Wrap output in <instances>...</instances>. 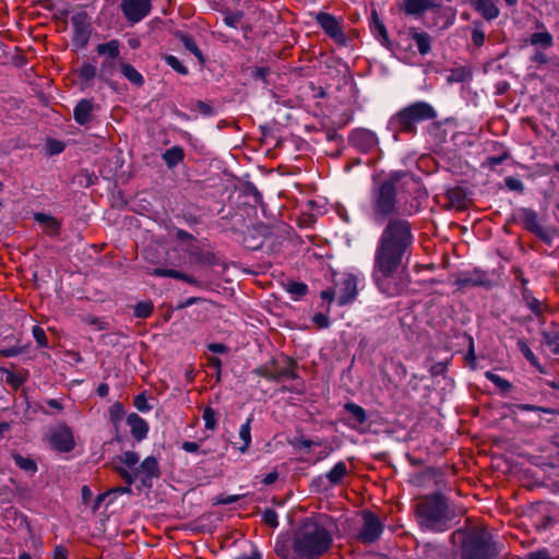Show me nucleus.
Masks as SVG:
<instances>
[{
  "mask_svg": "<svg viewBox=\"0 0 559 559\" xmlns=\"http://www.w3.org/2000/svg\"><path fill=\"white\" fill-rule=\"evenodd\" d=\"M154 306L151 301H140L134 306L133 316L139 319L148 318L153 312Z\"/></svg>",
  "mask_w": 559,
  "mask_h": 559,
  "instance_id": "obj_35",
  "label": "nucleus"
},
{
  "mask_svg": "<svg viewBox=\"0 0 559 559\" xmlns=\"http://www.w3.org/2000/svg\"><path fill=\"white\" fill-rule=\"evenodd\" d=\"M347 472L348 471L346 464L343 461H340L324 475H321L314 479L313 484L321 485L324 480H326L329 486H336L342 481Z\"/></svg>",
  "mask_w": 559,
  "mask_h": 559,
  "instance_id": "obj_15",
  "label": "nucleus"
},
{
  "mask_svg": "<svg viewBox=\"0 0 559 559\" xmlns=\"http://www.w3.org/2000/svg\"><path fill=\"white\" fill-rule=\"evenodd\" d=\"M516 408H519L521 411H530V412L544 411L543 408L535 406V405H531V404H519V405H516Z\"/></svg>",
  "mask_w": 559,
  "mask_h": 559,
  "instance_id": "obj_63",
  "label": "nucleus"
},
{
  "mask_svg": "<svg viewBox=\"0 0 559 559\" xmlns=\"http://www.w3.org/2000/svg\"><path fill=\"white\" fill-rule=\"evenodd\" d=\"M202 418L205 424V428L209 430H213L216 427V412L211 407H205L203 411Z\"/></svg>",
  "mask_w": 559,
  "mask_h": 559,
  "instance_id": "obj_38",
  "label": "nucleus"
},
{
  "mask_svg": "<svg viewBox=\"0 0 559 559\" xmlns=\"http://www.w3.org/2000/svg\"><path fill=\"white\" fill-rule=\"evenodd\" d=\"M429 371L432 377L441 376L447 371V364L442 361L435 362L430 366Z\"/></svg>",
  "mask_w": 559,
  "mask_h": 559,
  "instance_id": "obj_49",
  "label": "nucleus"
},
{
  "mask_svg": "<svg viewBox=\"0 0 559 559\" xmlns=\"http://www.w3.org/2000/svg\"><path fill=\"white\" fill-rule=\"evenodd\" d=\"M523 224L528 231L536 235L539 239L545 242L551 241L549 231L540 225L537 213L534 210H523Z\"/></svg>",
  "mask_w": 559,
  "mask_h": 559,
  "instance_id": "obj_12",
  "label": "nucleus"
},
{
  "mask_svg": "<svg viewBox=\"0 0 559 559\" xmlns=\"http://www.w3.org/2000/svg\"><path fill=\"white\" fill-rule=\"evenodd\" d=\"M277 478H278V473L276 471H272L263 477L262 483L264 485L269 486V485L274 484L277 480Z\"/></svg>",
  "mask_w": 559,
  "mask_h": 559,
  "instance_id": "obj_55",
  "label": "nucleus"
},
{
  "mask_svg": "<svg viewBox=\"0 0 559 559\" xmlns=\"http://www.w3.org/2000/svg\"><path fill=\"white\" fill-rule=\"evenodd\" d=\"M497 555L495 543L487 531L472 532L463 540V559H495Z\"/></svg>",
  "mask_w": 559,
  "mask_h": 559,
  "instance_id": "obj_6",
  "label": "nucleus"
},
{
  "mask_svg": "<svg viewBox=\"0 0 559 559\" xmlns=\"http://www.w3.org/2000/svg\"><path fill=\"white\" fill-rule=\"evenodd\" d=\"M332 544L331 533L322 525L305 522L294 535V549L299 559H318Z\"/></svg>",
  "mask_w": 559,
  "mask_h": 559,
  "instance_id": "obj_2",
  "label": "nucleus"
},
{
  "mask_svg": "<svg viewBox=\"0 0 559 559\" xmlns=\"http://www.w3.org/2000/svg\"><path fill=\"white\" fill-rule=\"evenodd\" d=\"M127 425L130 427V433L136 441H142L147 437L148 424L135 413L127 416Z\"/></svg>",
  "mask_w": 559,
  "mask_h": 559,
  "instance_id": "obj_16",
  "label": "nucleus"
},
{
  "mask_svg": "<svg viewBox=\"0 0 559 559\" xmlns=\"http://www.w3.org/2000/svg\"><path fill=\"white\" fill-rule=\"evenodd\" d=\"M209 349L212 353H225L226 352V346L223 345V344H219V343H213V344L209 345Z\"/></svg>",
  "mask_w": 559,
  "mask_h": 559,
  "instance_id": "obj_61",
  "label": "nucleus"
},
{
  "mask_svg": "<svg viewBox=\"0 0 559 559\" xmlns=\"http://www.w3.org/2000/svg\"><path fill=\"white\" fill-rule=\"evenodd\" d=\"M181 449L186 452H189V453H197L199 452L200 450V445L198 442H193V441H185L182 444H181Z\"/></svg>",
  "mask_w": 559,
  "mask_h": 559,
  "instance_id": "obj_51",
  "label": "nucleus"
},
{
  "mask_svg": "<svg viewBox=\"0 0 559 559\" xmlns=\"http://www.w3.org/2000/svg\"><path fill=\"white\" fill-rule=\"evenodd\" d=\"M234 559H261V555L259 551L253 549L250 554H242Z\"/></svg>",
  "mask_w": 559,
  "mask_h": 559,
  "instance_id": "obj_60",
  "label": "nucleus"
},
{
  "mask_svg": "<svg viewBox=\"0 0 559 559\" xmlns=\"http://www.w3.org/2000/svg\"><path fill=\"white\" fill-rule=\"evenodd\" d=\"M525 559H554L550 557L547 550H538L534 552H530Z\"/></svg>",
  "mask_w": 559,
  "mask_h": 559,
  "instance_id": "obj_52",
  "label": "nucleus"
},
{
  "mask_svg": "<svg viewBox=\"0 0 559 559\" xmlns=\"http://www.w3.org/2000/svg\"><path fill=\"white\" fill-rule=\"evenodd\" d=\"M320 296L324 300L332 301L334 298H336L335 288L322 290Z\"/></svg>",
  "mask_w": 559,
  "mask_h": 559,
  "instance_id": "obj_56",
  "label": "nucleus"
},
{
  "mask_svg": "<svg viewBox=\"0 0 559 559\" xmlns=\"http://www.w3.org/2000/svg\"><path fill=\"white\" fill-rule=\"evenodd\" d=\"M437 118V111L427 102L419 100L409 104L394 114L389 122L388 129L393 132V136L397 140L400 133H416V124L433 120Z\"/></svg>",
  "mask_w": 559,
  "mask_h": 559,
  "instance_id": "obj_4",
  "label": "nucleus"
},
{
  "mask_svg": "<svg viewBox=\"0 0 559 559\" xmlns=\"http://www.w3.org/2000/svg\"><path fill=\"white\" fill-rule=\"evenodd\" d=\"M262 520L271 527H276L278 525L277 513L273 509H265L262 512Z\"/></svg>",
  "mask_w": 559,
  "mask_h": 559,
  "instance_id": "obj_44",
  "label": "nucleus"
},
{
  "mask_svg": "<svg viewBox=\"0 0 559 559\" xmlns=\"http://www.w3.org/2000/svg\"><path fill=\"white\" fill-rule=\"evenodd\" d=\"M120 43L117 39H111L107 43L98 44L96 52L107 59H116L120 53Z\"/></svg>",
  "mask_w": 559,
  "mask_h": 559,
  "instance_id": "obj_23",
  "label": "nucleus"
},
{
  "mask_svg": "<svg viewBox=\"0 0 559 559\" xmlns=\"http://www.w3.org/2000/svg\"><path fill=\"white\" fill-rule=\"evenodd\" d=\"M457 285L460 286H469L472 284H476V282H474L471 276H464V277H460L457 281H456Z\"/></svg>",
  "mask_w": 559,
  "mask_h": 559,
  "instance_id": "obj_64",
  "label": "nucleus"
},
{
  "mask_svg": "<svg viewBox=\"0 0 559 559\" xmlns=\"http://www.w3.org/2000/svg\"><path fill=\"white\" fill-rule=\"evenodd\" d=\"M364 524L358 533V540L362 544H371L378 540L383 532V525L380 520L369 511L362 514Z\"/></svg>",
  "mask_w": 559,
  "mask_h": 559,
  "instance_id": "obj_8",
  "label": "nucleus"
},
{
  "mask_svg": "<svg viewBox=\"0 0 559 559\" xmlns=\"http://www.w3.org/2000/svg\"><path fill=\"white\" fill-rule=\"evenodd\" d=\"M321 28L337 44H344L346 36L341 27L340 22L330 13L320 12L316 17Z\"/></svg>",
  "mask_w": 559,
  "mask_h": 559,
  "instance_id": "obj_11",
  "label": "nucleus"
},
{
  "mask_svg": "<svg viewBox=\"0 0 559 559\" xmlns=\"http://www.w3.org/2000/svg\"><path fill=\"white\" fill-rule=\"evenodd\" d=\"M532 46H535L537 49H547L552 46V36L549 32H537L533 33L528 39Z\"/></svg>",
  "mask_w": 559,
  "mask_h": 559,
  "instance_id": "obj_25",
  "label": "nucleus"
},
{
  "mask_svg": "<svg viewBox=\"0 0 559 559\" xmlns=\"http://www.w3.org/2000/svg\"><path fill=\"white\" fill-rule=\"evenodd\" d=\"M242 19V13H229L224 17V23L229 26L236 28Z\"/></svg>",
  "mask_w": 559,
  "mask_h": 559,
  "instance_id": "obj_46",
  "label": "nucleus"
},
{
  "mask_svg": "<svg viewBox=\"0 0 559 559\" xmlns=\"http://www.w3.org/2000/svg\"><path fill=\"white\" fill-rule=\"evenodd\" d=\"M32 333H33V336H34L35 341L37 342L38 346H40V347L48 346L46 333L43 328H40L39 325H34Z\"/></svg>",
  "mask_w": 559,
  "mask_h": 559,
  "instance_id": "obj_45",
  "label": "nucleus"
},
{
  "mask_svg": "<svg viewBox=\"0 0 559 559\" xmlns=\"http://www.w3.org/2000/svg\"><path fill=\"white\" fill-rule=\"evenodd\" d=\"M120 70L123 76L132 84L141 86L144 83L142 74L133 66L129 63H121Z\"/></svg>",
  "mask_w": 559,
  "mask_h": 559,
  "instance_id": "obj_27",
  "label": "nucleus"
},
{
  "mask_svg": "<svg viewBox=\"0 0 559 559\" xmlns=\"http://www.w3.org/2000/svg\"><path fill=\"white\" fill-rule=\"evenodd\" d=\"M251 421L252 416H250L245 424H242L239 428V439L242 441V444L238 448L241 453L247 452L251 443Z\"/></svg>",
  "mask_w": 559,
  "mask_h": 559,
  "instance_id": "obj_26",
  "label": "nucleus"
},
{
  "mask_svg": "<svg viewBox=\"0 0 559 559\" xmlns=\"http://www.w3.org/2000/svg\"><path fill=\"white\" fill-rule=\"evenodd\" d=\"M518 348L520 349V352L523 354V356L532 364H535L537 358L535 356V354L533 353V350L530 348V346L527 345V343L524 341V340H519L518 341Z\"/></svg>",
  "mask_w": 559,
  "mask_h": 559,
  "instance_id": "obj_43",
  "label": "nucleus"
},
{
  "mask_svg": "<svg viewBox=\"0 0 559 559\" xmlns=\"http://www.w3.org/2000/svg\"><path fill=\"white\" fill-rule=\"evenodd\" d=\"M504 183L512 191H523L524 189L523 182L514 177H507Z\"/></svg>",
  "mask_w": 559,
  "mask_h": 559,
  "instance_id": "obj_47",
  "label": "nucleus"
},
{
  "mask_svg": "<svg viewBox=\"0 0 559 559\" xmlns=\"http://www.w3.org/2000/svg\"><path fill=\"white\" fill-rule=\"evenodd\" d=\"M34 219L44 226L46 233L50 235L58 234L60 226L55 217L45 213H35Z\"/></svg>",
  "mask_w": 559,
  "mask_h": 559,
  "instance_id": "obj_24",
  "label": "nucleus"
},
{
  "mask_svg": "<svg viewBox=\"0 0 559 559\" xmlns=\"http://www.w3.org/2000/svg\"><path fill=\"white\" fill-rule=\"evenodd\" d=\"M95 75L96 68L91 63H85L79 69V78L84 82L93 80Z\"/></svg>",
  "mask_w": 559,
  "mask_h": 559,
  "instance_id": "obj_39",
  "label": "nucleus"
},
{
  "mask_svg": "<svg viewBox=\"0 0 559 559\" xmlns=\"http://www.w3.org/2000/svg\"><path fill=\"white\" fill-rule=\"evenodd\" d=\"M13 460L21 469L27 473L34 474L37 471V465L31 457H24L20 454H14Z\"/></svg>",
  "mask_w": 559,
  "mask_h": 559,
  "instance_id": "obj_33",
  "label": "nucleus"
},
{
  "mask_svg": "<svg viewBox=\"0 0 559 559\" xmlns=\"http://www.w3.org/2000/svg\"><path fill=\"white\" fill-rule=\"evenodd\" d=\"M163 160L169 169L175 168L185 158V151L181 146L175 145L166 150L162 155Z\"/></svg>",
  "mask_w": 559,
  "mask_h": 559,
  "instance_id": "obj_22",
  "label": "nucleus"
},
{
  "mask_svg": "<svg viewBox=\"0 0 559 559\" xmlns=\"http://www.w3.org/2000/svg\"><path fill=\"white\" fill-rule=\"evenodd\" d=\"M411 225L402 218H391L383 228L374 250L372 280L378 289L389 296H397L407 286L399 274L412 245Z\"/></svg>",
  "mask_w": 559,
  "mask_h": 559,
  "instance_id": "obj_1",
  "label": "nucleus"
},
{
  "mask_svg": "<svg viewBox=\"0 0 559 559\" xmlns=\"http://www.w3.org/2000/svg\"><path fill=\"white\" fill-rule=\"evenodd\" d=\"M312 322L321 329L330 326V318L323 313H316L312 317Z\"/></svg>",
  "mask_w": 559,
  "mask_h": 559,
  "instance_id": "obj_48",
  "label": "nucleus"
},
{
  "mask_svg": "<svg viewBox=\"0 0 559 559\" xmlns=\"http://www.w3.org/2000/svg\"><path fill=\"white\" fill-rule=\"evenodd\" d=\"M151 0H122L121 10L129 22L138 23L151 12Z\"/></svg>",
  "mask_w": 559,
  "mask_h": 559,
  "instance_id": "obj_10",
  "label": "nucleus"
},
{
  "mask_svg": "<svg viewBox=\"0 0 559 559\" xmlns=\"http://www.w3.org/2000/svg\"><path fill=\"white\" fill-rule=\"evenodd\" d=\"M350 143L362 152L370 151L378 144V136L367 129L355 130L349 138Z\"/></svg>",
  "mask_w": 559,
  "mask_h": 559,
  "instance_id": "obj_13",
  "label": "nucleus"
},
{
  "mask_svg": "<svg viewBox=\"0 0 559 559\" xmlns=\"http://www.w3.org/2000/svg\"><path fill=\"white\" fill-rule=\"evenodd\" d=\"M134 406L139 412L142 413H147L153 408L144 393H140L134 397Z\"/></svg>",
  "mask_w": 559,
  "mask_h": 559,
  "instance_id": "obj_41",
  "label": "nucleus"
},
{
  "mask_svg": "<svg viewBox=\"0 0 559 559\" xmlns=\"http://www.w3.org/2000/svg\"><path fill=\"white\" fill-rule=\"evenodd\" d=\"M344 408L350 414L356 424L361 425L367 420L366 411L361 406L349 402L344 405Z\"/></svg>",
  "mask_w": 559,
  "mask_h": 559,
  "instance_id": "obj_29",
  "label": "nucleus"
},
{
  "mask_svg": "<svg viewBox=\"0 0 559 559\" xmlns=\"http://www.w3.org/2000/svg\"><path fill=\"white\" fill-rule=\"evenodd\" d=\"M471 79V71L466 68H456L448 75V83H464Z\"/></svg>",
  "mask_w": 559,
  "mask_h": 559,
  "instance_id": "obj_31",
  "label": "nucleus"
},
{
  "mask_svg": "<svg viewBox=\"0 0 559 559\" xmlns=\"http://www.w3.org/2000/svg\"><path fill=\"white\" fill-rule=\"evenodd\" d=\"M92 111V100L82 99L76 104V106L73 109V118L79 124L84 126L91 120Z\"/></svg>",
  "mask_w": 559,
  "mask_h": 559,
  "instance_id": "obj_19",
  "label": "nucleus"
},
{
  "mask_svg": "<svg viewBox=\"0 0 559 559\" xmlns=\"http://www.w3.org/2000/svg\"><path fill=\"white\" fill-rule=\"evenodd\" d=\"M528 308L535 313V314H539L540 313V304L539 301L536 299V298H532L528 302Z\"/></svg>",
  "mask_w": 559,
  "mask_h": 559,
  "instance_id": "obj_57",
  "label": "nucleus"
},
{
  "mask_svg": "<svg viewBox=\"0 0 559 559\" xmlns=\"http://www.w3.org/2000/svg\"><path fill=\"white\" fill-rule=\"evenodd\" d=\"M181 41L185 48L192 52L201 63L204 62L203 55L191 36L182 35Z\"/></svg>",
  "mask_w": 559,
  "mask_h": 559,
  "instance_id": "obj_37",
  "label": "nucleus"
},
{
  "mask_svg": "<svg viewBox=\"0 0 559 559\" xmlns=\"http://www.w3.org/2000/svg\"><path fill=\"white\" fill-rule=\"evenodd\" d=\"M397 179L389 178L374 183L370 192L369 217L377 224L397 213Z\"/></svg>",
  "mask_w": 559,
  "mask_h": 559,
  "instance_id": "obj_5",
  "label": "nucleus"
},
{
  "mask_svg": "<svg viewBox=\"0 0 559 559\" xmlns=\"http://www.w3.org/2000/svg\"><path fill=\"white\" fill-rule=\"evenodd\" d=\"M51 444L62 452L72 450L74 447V441L70 429L61 428L55 431L51 436Z\"/></svg>",
  "mask_w": 559,
  "mask_h": 559,
  "instance_id": "obj_18",
  "label": "nucleus"
},
{
  "mask_svg": "<svg viewBox=\"0 0 559 559\" xmlns=\"http://www.w3.org/2000/svg\"><path fill=\"white\" fill-rule=\"evenodd\" d=\"M117 460L123 464L129 471H133L138 467L140 455L134 451H126L117 457Z\"/></svg>",
  "mask_w": 559,
  "mask_h": 559,
  "instance_id": "obj_30",
  "label": "nucleus"
},
{
  "mask_svg": "<svg viewBox=\"0 0 559 559\" xmlns=\"http://www.w3.org/2000/svg\"><path fill=\"white\" fill-rule=\"evenodd\" d=\"M485 29L484 24L480 21L473 22L472 40L475 46L480 47L485 43Z\"/></svg>",
  "mask_w": 559,
  "mask_h": 559,
  "instance_id": "obj_34",
  "label": "nucleus"
},
{
  "mask_svg": "<svg viewBox=\"0 0 559 559\" xmlns=\"http://www.w3.org/2000/svg\"><path fill=\"white\" fill-rule=\"evenodd\" d=\"M412 37L421 55H426L430 50V37L427 33L415 32Z\"/></svg>",
  "mask_w": 559,
  "mask_h": 559,
  "instance_id": "obj_32",
  "label": "nucleus"
},
{
  "mask_svg": "<svg viewBox=\"0 0 559 559\" xmlns=\"http://www.w3.org/2000/svg\"><path fill=\"white\" fill-rule=\"evenodd\" d=\"M74 35H73V44L78 48H83L88 41L90 38V27L84 21L74 20Z\"/></svg>",
  "mask_w": 559,
  "mask_h": 559,
  "instance_id": "obj_21",
  "label": "nucleus"
},
{
  "mask_svg": "<svg viewBox=\"0 0 559 559\" xmlns=\"http://www.w3.org/2000/svg\"><path fill=\"white\" fill-rule=\"evenodd\" d=\"M23 352V348L20 347V346H12V347H9V348H3V349H0V356H3V357H15L17 355H20L21 353Z\"/></svg>",
  "mask_w": 559,
  "mask_h": 559,
  "instance_id": "obj_50",
  "label": "nucleus"
},
{
  "mask_svg": "<svg viewBox=\"0 0 559 559\" xmlns=\"http://www.w3.org/2000/svg\"><path fill=\"white\" fill-rule=\"evenodd\" d=\"M115 469L128 485H132L139 479L144 486H147L153 478H157L160 474L158 462L153 455L145 457L133 471L122 466H117Z\"/></svg>",
  "mask_w": 559,
  "mask_h": 559,
  "instance_id": "obj_7",
  "label": "nucleus"
},
{
  "mask_svg": "<svg viewBox=\"0 0 559 559\" xmlns=\"http://www.w3.org/2000/svg\"><path fill=\"white\" fill-rule=\"evenodd\" d=\"M275 552L278 557L283 559H299V556H297L294 546L289 548V546L284 542L276 543Z\"/></svg>",
  "mask_w": 559,
  "mask_h": 559,
  "instance_id": "obj_36",
  "label": "nucleus"
},
{
  "mask_svg": "<svg viewBox=\"0 0 559 559\" xmlns=\"http://www.w3.org/2000/svg\"><path fill=\"white\" fill-rule=\"evenodd\" d=\"M473 8L487 21L497 19L500 10L497 0H469Z\"/></svg>",
  "mask_w": 559,
  "mask_h": 559,
  "instance_id": "obj_17",
  "label": "nucleus"
},
{
  "mask_svg": "<svg viewBox=\"0 0 559 559\" xmlns=\"http://www.w3.org/2000/svg\"><path fill=\"white\" fill-rule=\"evenodd\" d=\"M67 557L68 550L63 546L58 545L55 547L53 559H67Z\"/></svg>",
  "mask_w": 559,
  "mask_h": 559,
  "instance_id": "obj_53",
  "label": "nucleus"
},
{
  "mask_svg": "<svg viewBox=\"0 0 559 559\" xmlns=\"http://www.w3.org/2000/svg\"><path fill=\"white\" fill-rule=\"evenodd\" d=\"M441 5V0H403V9L406 14L421 16L426 12Z\"/></svg>",
  "mask_w": 559,
  "mask_h": 559,
  "instance_id": "obj_14",
  "label": "nucleus"
},
{
  "mask_svg": "<svg viewBox=\"0 0 559 559\" xmlns=\"http://www.w3.org/2000/svg\"><path fill=\"white\" fill-rule=\"evenodd\" d=\"M200 300H201V298H198V297H189L186 300H183L182 302H180L178 305V308L179 309H183V308L190 307V306H192L193 304H195V302H198Z\"/></svg>",
  "mask_w": 559,
  "mask_h": 559,
  "instance_id": "obj_59",
  "label": "nucleus"
},
{
  "mask_svg": "<svg viewBox=\"0 0 559 559\" xmlns=\"http://www.w3.org/2000/svg\"><path fill=\"white\" fill-rule=\"evenodd\" d=\"M88 323L91 325H94L96 330L100 331V330H105L107 329L106 326V323L103 322L102 320H99L98 318H92L88 320Z\"/></svg>",
  "mask_w": 559,
  "mask_h": 559,
  "instance_id": "obj_58",
  "label": "nucleus"
},
{
  "mask_svg": "<svg viewBox=\"0 0 559 559\" xmlns=\"http://www.w3.org/2000/svg\"><path fill=\"white\" fill-rule=\"evenodd\" d=\"M285 289H286V292L288 294L292 295V298L294 300H298V299L302 298L307 294L308 286L305 283H301V282L290 281V282L285 284Z\"/></svg>",
  "mask_w": 559,
  "mask_h": 559,
  "instance_id": "obj_28",
  "label": "nucleus"
},
{
  "mask_svg": "<svg viewBox=\"0 0 559 559\" xmlns=\"http://www.w3.org/2000/svg\"><path fill=\"white\" fill-rule=\"evenodd\" d=\"M150 274L158 277H171L176 280H181L191 285H199L198 280H195L194 277L173 269L156 267L152 270Z\"/></svg>",
  "mask_w": 559,
  "mask_h": 559,
  "instance_id": "obj_20",
  "label": "nucleus"
},
{
  "mask_svg": "<svg viewBox=\"0 0 559 559\" xmlns=\"http://www.w3.org/2000/svg\"><path fill=\"white\" fill-rule=\"evenodd\" d=\"M295 442H296V444H298V445H300L302 448H307V449L314 444L313 441H311L309 439H306L304 437H300V438L296 439Z\"/></svg>",
  "mask_w": 559,
  "mask_h": 559,
  "instance_id": "obj_62",
  "label": "nucleus"
},
{
  "mask_svg": "<svg viewBox=\"0 0 559 559\" xmlns=\"http://www.w3.org/2000/svg\"><path fill=\"white\" fill-rule=\"evenodd\" d=\"M357 277L353 274H344L335 282L337 304L345 306L357 296Z\"/></svg>",
  "mask_w": 559,
  "mask_h": 559,
  "instance_id": "obj_9",
  "label": "nucleus"
},
{
  "mask_svg": "<svg viewBox=\"0 0 559 559\" xmlns=\"http://www.w3.org/2000/svg\"><path fill=\"white\" fill-rule=\"evenodd\" d=\"M532 61L539 63V64H545L548 62V59H547V56L543 51H540L539 49H536L534 56L532 57Z\"/></svg>",
  "mask_w": 559,
  "mask_h": 559,
  "instance_id": "obj_54",
  "label": "nucleus"
},
{
  "mask_svg": "<svg viewBox=\"0 0 559 559\" xmlns=\"http://www.w3.org/2000/svg\"><path fill=\"white\" fill-rule=\"evenodd\" d=\"M419 524L431 532H444L450 527L453 514L443 496L424 497L416 506Z\"/></svg>",
  "mask_w": 559,
  "mask_h": 559,
  "instance_id": "obj_3",
  "label": "nucleus"
},
{
  "mask_svg": "<svg viewBox=\"0 0 559 559\" xmlns=\"http://www.w3.org/2000/svg\"><path fill=\"white\" fill-rule=\"evenodd\" d=\"M166 63L180 74H188V69L180 62V60L171 55L165 57Z\"/></svg>",
  "mask_w": 559,
  "mask_h": 559,
  "instance_id": "obj_40",
  "label": "nucleus"
},
{
  "mask_svg": "<svg viewBox=\"0 0 559 559\" xmlns=\"http://www.w3.org/2000/svg\"><path fill=\"white\" fill-rule=\"evenodd\" d=\"M486 378L490 380L492 383H495L501 390H509L511 388V383L508 380L501 378L500 376L493 372H486Z\"/></svg>",
  "mask_w": 559,
  "mask_h": 559,
  "instance_id": "obj_42",
  "label": "nucleus"
}]
</instances>
